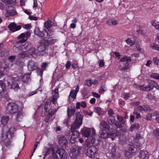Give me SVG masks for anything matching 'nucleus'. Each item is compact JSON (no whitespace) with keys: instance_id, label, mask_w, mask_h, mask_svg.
<instances>
[{"instance_id":"f257e3e1","label":"nucleus","mask_w":159,"mask_h":159,"mask_svg":"<svg viewBox=\"0 0 159 159\" xmlns=\"http://www.w3.org/2000/svg\"><path fill=\"white\" fill-rule=\"evenodd\" d=\"M16 129L14 127L11 128L8 132L3 133L2 135L1 139L4 142L6 145L8 146L11 144V139L13 136Z\"/></svg>"},{"instance_id":"f03ea898","label":"nucleus","mask_w":159,"mask_h":159,"mask_svg":"<svg viewBox=\"0 0 159 159\" xmlns=\"http://www.w3.org/2000/svg\"><path fill=\"white\" fill-rule=\"evenodd\" d=\"M76 120L71 127V130L79 129L82 123L83 115L81 112H78L76 113Z\"/></svg>"},{"instance_id":"7ed1b4c3","label":"nucleus","mask_w":159,"mask_h":159,"mask_svg":"<svg viewBox=\"0 0 159 159\" xmlns=\"http://www.w3.org/2000/svg\"><path fill=\"white\" fill-rule=\"evenodd\" d=\"M47 40H42L40 42V45L37 48L39 54L42 56H44L46 55V48L48 46V43Z\"/></svg>"},{"instance_id":"20e7f679","label":"nucleus","mask_w":159,"mask_h":159,"mask_svg":"<svg viewBox=\"0 0 159 159\" xmlns=\"http://www.w3.org/2000/svg\"><path fill=\"white\" fill-rule=\"evenodd\" d=\"M31 35V33L30 31H27L25 33H22L20 34L17 37L18 39H21L19 40L16 43L18 44L19 43H24L26 42L28 38H29Z\"/></svg>"},{"instance_id":"39448f33","label":"nucleus","mask_w":159,"mask_h":159,"mask_svg":"<svg viewBox=\"0 0 159 159\" xmlns=\"http://www.w3.org/2000/svg\"><path fill=\"white\" fill-rule=\"evenodd\" d=\"M18 110L17 105L14 103H9L7 106V111L8 113L14 114L16 113Z\"/></svg>"},{"instance_id":"423d86ee","label":"nucleus","mask_w":159,"mask_h":159,"mask_svg":"<svg viewBox=\"0 0 159 159\" xmlns=\"http://www.w3.org/2000/svg\"><path fill=\"white\" fill-rule=\"evenodd\" d=\"M86 155L91 158H94L97 152V149L95 147H91L89 148L85 149Z\"/></svg>"},{"instance_id":"0eeeda50","label":"nucleus","mask_w":159,"mask_h":159,"mask_svg":"<svg viewBox=\"0 0 159 159\" xmlns=\"http://www.w3.org/2000/svg\"><path fill=\"white\" fill-rule=\"evenodd\" d=\"M91 137L92 138V143L94 146H98L99 144L101 141V138L99 135H97L95 134V130H93Z\"/></svg>"},{"instance_id":"6e6552de","label":"nucleus","mask_w":159,"mask_h":159,"mask_svg":"<svg viewBox=\"0 0 159 159\" xmlns=\"http://www.w3.org/2000/svg\"><path fill=\"white\" fill-rule=\"evenodd\" d=\"M116 149L115 145H112L109 147V151L107 155L109 159H113L116 156Z\"/></svg>"},{"instance_id":"1a4fd4ad","label":"nucleus","mask_w":159,"mask_h":159,"mask_svg":"<svg viewBox=\"0 0 159 159\" xmlns=\"http://www.w3.org/2000/svg\"><path fill=\"white\" fill-rule=\"evenodd\" d=\"M55 153L56 158L57 159H65L66 157V153L62 148L57 150Z\"/></svg>"},{"instance_id":"9d476101","label":"nucleus","mask_w":159,"mask_h":159,"mask_svg":"<svg viewBox=\"0 0 159 159\" xmlns=\"http://www.w3.org/2000/svg\"><path fill=\"white\" fill-rule=\"evenodd\" d=\"M28 70L30 71H33L38 68V64L33 60H29L27 63Z\"/></svg>"},{"instance_id":"9b49d317","label":"nucleus","mask_w":159,"mask_h":159,"mask_svg":"<svg viewBox=\"0 0 159 159\" xmlns=\"http://www.w3.org/2000/svg\"><path fill=\"white\" fill-rule=\"evenodd\" d=\"M80 149L77 147L76 148H73L70 151V156L73 159H76L79 155Z\"/></svg>"},{"instance_id":"f8f14e48","label":"nucleus","mask_w":159,"mask_h":159,"mask_svg":"<svg viewBox=\"0 0 159 159\" xmlns=\"http://www.w3.org/2000/svg\"><path fill=\"white\" fill-rule=\"evenodd\" d=\"M13 7L12 6H10L6 8V12L5 14L6 17L13 16L16 14L17 12L14 9H13Z\"/></svg>"},{"instance_id":"ddd939ff","label":"nucleus","mask_w":159,"mask_h":159,"mask_svg":"<svg viewBox=\"0 0 159 159\" xmlns=\"http://www.w3.org/2000/svg\"><path fill=\"white\" fill-rule=\"evenodd\" d=\"M71 132L72 133L71 134L70 141L71 143L73 144L76 141V139L79 137V133L78 131L75 130H71Z\"/></svg>"},{"instance_id":"4468645a","label":"nucleus","mask_w":159,"mask_h":159,"mask_svg":"<svg viewBox=\"0 0 159 159\" xmlns=\"http://www.w3.org/2000/svg\"><path fill=\"white\" fill-rule=\"evenodd\" d=\"M99 133L101 134V137L103 138H111L112 140L114 139V138L111 137V134H109L107 132L106 130L101 128L100 129Z\"/></svg>"},{"instance_id":"2eb2a0df","label":"nucleus","mask_w":159,"mask_h":159,"mask_svg":"<svg viewBox=\"0 0 159 159\" xmlns=\"http://www.w3.org/2000/svg\"><path fill=\"white\" fill-rule=\"evenodd\" d=\"M81 132L83 136L88 138L91 135V129L88 128H84L81 129Z\"/></svg>"},{"instance_id":"dca6fc26","label":"nucleus","mask_w":159,"mask_h":159,"mask_svg":"<svg viewBox=\"0 0 159 159\" xmlns=\"http://www.w3.org/2000/svg\"><path fill=\"white\" fill-rule=\"evenodd\" d=\"M50 63L49 62H43L41 66L42 68H39L38 69L37 71L39 72V75L41 77L42 76L43 70H46V68L48 67Z\"/></svg>"},{"instance_id":"f3484780","label":"nucleus","mask_w":159,"mask_h":159,"mask_svg":"<svg viewBox=\"0 0 159 159\" xmlns=\"http://www.w3.org/2000/svg\"><path fill=\"white\" fill-rule=\"evenodd\" d=\"M45 30V29L41 30L39 28H36L34 30V32L35 34L39 37L44 38Z\"/></svg>"},{"instance_id":"a211bd4d","label":"nucleus","mask_w":159,"mask_h":159,"mask_svg":"<svg viewBox=\"0 0 159 159\" xmlns=\"http://www.w3.org/2000/svg\"><path fill=\"white\" fill-rule=\"evenodd\" d=\"M8 27L11 31L13 32L20 30L21 28L20 25H16L14 23H12L10 24L8 26Z\"/></svg>"},{"instance_id":"6ab92c4d","label":"nucleus","mask_w":159,"mask_h":159,"mask_svg":"<svg viewBox=\"0 0 159 159\" xmlns=\"http://www.w3.org/2000/svg\"><path fill=\"white\" fill-rule=\"evenodd\" d=\"M79 86L78 85L75 90H72L70 91L69 95L70 97L69 98V99H70V97H71L72 98V101H74L76 98L77 94L79 91Z\"/></svg>"},{"instance_id":"aec40b11","label":"nucleus","mask_w":159,"mask_h":159,"mask_svg":"<svg viewBox=\"0 0 159 159\" xmlns=\"http://www.w3.org/2000/svg\"><path fill=\"white\" fill-rule=\"evenodd\" d=\"M75 111L76 109L74 106H70L68 107L67 111L68 117L71 118L75 114Z\"/></svg>"},{"instance_id":"412c9836","label":"nucleus","mask_w":159,"mask_h":159,"mask_svg":"<svg viewBox=\"0 0 159 159\" xmlns=\"http://www.w3.org/2000/svg\"><path fill=\"white\" fill-rule=\"evenodd\" d=\"M59 143L60 145L62 147H66L68 144L67 140L64 136H61L60 138Z\"/></svg>"},{"instance_id":"4be33fe9","label":"nucleus","mask_w":159,"mask_h":159,"mask_svg":"<svg viewBox=\"0 0 159 159\" xmlns=\"http://www.w3.org/2000/svg\"><path fill=\"white\" fill-rule=\"evenodd\" d=\"M14 79L13 77L6 75L4 77L3 84L5 86L6 85L7 86H9L11 83V82L12 83Z\"/></svg>"},{"instance_id":"5701e85b","label":"nucleus","mask_w":159,"mask_h":159,"mask_svg":"<svg viewBox=\"0 0 159 159\" xmlns=\"http://www.w3.org/2000/svg\"><path fill=\"white\" fill-rule=\"evenodd\" d=\"M21 45L22 51L25 52L30 51L33 47L31 43L29 42H27L24 44H22Z\"/></svg>"},{"instance_id":"b1692460","label":"nucleus","mask_w":159,"mask_h":159,"mask_svg":"<svg viewBox=\"0 0 159 159\" xmlns=\"http://www.w3.org/2000/svg\"><path fill=\"white\" fill-rule=\"evenodd\" d=\"M149 155L148 152L146 151H140L139 157L140 159H149Z\"/></svg>"},{"instance_id":"393cba45","label":"nucleus","mask_w":159,"mask_h":159,"mask_svg":"<svg viewBox=\"0 0 159 159\" xmlns=\"http://www.w3.org/2000/svg\"><path fill=\"white\" fill-rule=\"evenodd\" d=\"M44 108L46 112H48L50 111L52 108L51 101L50 100H48L45 102Z\"/></svg>"},{"instance_id":"a878e982","label":"nucleus","mask_w":159,"mask_h":159,"mask_svg":"<svg viewBox=\"0 0 159 159\" xmlns=\"http://www.w3.org/2000/svg\"><path fill=\"white\" fill-rule=\"evenodd\" d=\"M10 85L11 88L14 89L16 91H17L20 88L18 82L16 79V78H15L14 80L12 81Z\"/></svg>"},{"instance_id":"bb28decb","label":"nucleus","mask_w":159,"mask_h":159,"mask_svg":"<svg viewBox=\"0 0 159 159\" xmlns=\"http://www.w3.org/2000/svg\"><path fill=\"white\" fill-rule=\"evenodd\" d=\"M125 134V131L123 129H120L117 133L116 135L118 137L119 139L122 140L124 139V136Z\"/></svg>"},{"instance_id":"cd10ccee","label":"nucleus","mask_w":159,"mask_h":159,"mask_svg":"<svg viewBox=\"0 0 159 159\" xmlns=\"http://www.w3.org/2000/svg\"><path fill=\"white\" fill-rule=\"evenodd\" d=\"M140 89L143 91H149L153 89V87L150 85H148L146 86L140 85L139 86Z\"/></svg>"},{"instance_id":"c85d7f7f","label":"nucleus","mask_w":159,"mask_h":159,"mask_svg":"<svg viewBox=\"0 0 159 159\" xmlns=\"http://www.w3.org/2000/svg\"><path fill=\"white\" fill-rule=\"evenodd\" d=\"M16 113V118L18 121H20L21 119L23 117V114L22 111H18Z\"/></svg>"},{"instance_id":"c756f323","label":"nucleus","mask_w":159,"mask_h":159,"mask_svg":"<svg viewBox=\"0 0 159 159\" xmlns=\"http://www.w3.org/2000/svg\"><path fill=\"white\" fill-rule=\"evenodd\" d=\"M148 83L152 85V87H155L157 89L159 90V85L154 80H147Z\"/></svg>"},{"instance_id":"7c9ffc66","label":"nucleus","mask_w":159,"mask_h":159,"mask_svg":"<svg viewBox=\"0 0 159 159\" xmlns=\"http://www.w3.org/2000/svg\"><path fill=\"white\" fill-rule=\"evenodd\" d=\"M9 120L8 116H2L1 119V124L3 125H5L7 123Z\"/></svg>"},{"instance_id":"2f4dec72","label":"nucleus","mask_w":159,"mask_h":159,"mask_svg":"<svg viewBox=\"0 0 159 159\" xmlns=\"http://www.w3.org/2000/svg\"><path fill=\"white\" fill-rule=\"evenodd\" d=\"M140 125L138 123H135L132 124L130 127L129 130L130 131L132 132L134 130H138L140 128Z\"/></svg>"},{"instance_id":"473e14b6","label":"nucleus","mask_w":159,"mask_h":159,"mask_svg":"<svg viewBox=\"0 0 159 159\" xmlns=\"http://www.w3.org/2000/svg\"><path fill=\"white\" fill-rule=\"evenodd\" d=\"M92 143H91L90 141L87 139L86 141L85 142V144L84 146V148L85 149H87L88 148H91L92 147H95V146L92 145Z\"/></svg>"},{"instance_id":"72a5a7b5","label":"nucleus","mask_w":159,"mask_h":159,"mask_svg":"<svg viewBox=\"0 0 159 159\" xmlns=\"http://www.w3.org/2000/svg\"><path fill=\"white\" fill-rule=\"evenodd\" d=\"M115 118L114 116H109L107 119V122L111 125H113L115 122Z\"/></svg>"},{"instance_id":"f704fd0d","label":"nucleus","mask_w":159,"mask_h":159,"mask_svg":"<svg viewBox=\"0 0 159 159\" xmlns=\"http://www.w3.org/2000/svg\"><path fill=\"white\" fill-rule=\"evenodd\" d=\"M95 109V112L97 113L99 115H101L103 114V109L99 107H94Z\"/></svg>"},{"instance_id":"c9c22d12","label":"nucleus","mask_w":159,"mask_h":159,"mask_svg":"<svg viewBox=\"0 0 159 159\" xmlns=\"http://www.w3.org/2000/svg\"><path fill=\"white\" fill-rule=\"evenodd\" d=\"M45 34L44 38H48L51 36L52 35L54 34V32L52 30H48V31L46 30L44 31Z\"/></svg>"},{"instance_id":"e433bc0d","label":"nucleus","mask_w":159,"mask_h":159,"mask_svg":"<svg viewBox=\"0 0 159 159\" xmlns=\"http://www.w3.org/2000/svg\"><path fill=\"white\" fill-rule=\"evenodd\" d=\"M117 119L120 123L124 126L125 125L126 120L125 118L122 117L121 116L118 115L117 116Z\"/></svg>"},{"instance_id":"4c0bfd02","label":"nucleus","mask_w":159,"mask_h":159,"mask_svg":"<svg viewBox=\"0 0 159 159\" xmlns=\"http://www.w3.org/2000/svg\"><path fill=\"white\" fill-rule=\"evenodd\" d=\"M86 104L84 101L82 102H77L76 104V108L77 109L80 108V106L83 108H85L86 107Z\"/></svg>"},{"instance_id":"58836bf2","label":"nucleus","mask_w":159,"mask_h":159,"mask_svg":"<svg viewBox=\"0 0 159 159\" xmlns=\"http://www.w3.org/2000/svg\"><path fill=\"white\" fill-rule=\"evenodd\" d=\"M54 23L50 20H48L45 22L44 23L45 27L47 29L51 27L53 25Z\"/></svg>"},{"instance_id":"ea45409f","label":"nucleus","mask_w":159,"mask_h":159,"mask_svg":"<svg viewBox=\"0 0 159 159\" xmlns=\"http://www.w3.org/2000/svg\"><path fill=\"white\" fill-rule=\"evenodd\" d=\"M131 60V58L130 57L125 56L123 57L120 59V61L121 62L126 61L128 63V62H130Z\"/></svg>"},{"instance_id":"a19ab883","label":"nucleus","mask_w":159,"mask_h":159,"mask_svg":"<svg viewBox=\"0 0 159 159\" xmlns=\"http://www.w3.org/2000/svg\"><path fill=\"white\" fill-rule=\"evenodd\" d=\"M30 80V74H26L24 75L22 78V81L24 82H27Z\"/></svg>"},{"instance_id":"79ce46f5","label":"nucleus","mask_w":159,"mask_h":159,"mask_svg":"<svg viewBox=\"0 0 159 159\" xmlns=\"http://www.w3.org/2000/svg\"><path fill=\"white\" fill-rule=\"evenodd\" d=\"M100 125H102V127L106 129H109L110 127L107 123L105 121H102L100 123Z\"/></svg>"},{"instance_id":"37998d69","label":"nucleus","mask_w":159,"mask_h":159,"mask_svg":"<svg viewBox=\"0 0 159 159\" xmlns=\"http://www.w3.org/2000/svg\"><path fill=\"white\" fill-rule=\"evenodd\" d=\"M12 49L13 51L15 52H17L19 51L22 50L21 45L18 46H14Z\"/></svg>"},{"instance_id":"c03bdc74","label":"nucleus","mask_w":159,"mask_h":159,"mask_svg":"<svg viewBox=\"0 0 159 159\" xmlns=\"http://www.w3.org/2000/svg\"><path fill=\"white\" fill-rule=\"evenodd\" d=\"M52 102L53 104H56L57 103V100L59 97V94H52Z\"/></svg>"},{"instance_id":"a18cd8bd","label":"nucleus","mask_w":159,"mask_h":159,"mask_svg":"<svg viewBox=\"0 0 159 159\" xmlns=\"http://www.w3.org/2000/svg\"><path fill=\"white\" fill-rule=\"evenodd\" d=\"M27 52L24 51L23 52L20 53L18 54V57L19 59H21L25 58V57H27Z\"/></svg>"},{"instance_id":"49530a36","label":"nucleus","mask_w":159,"mask_h":159,"mask_svg":"<svg viewBox=\"0 0 159 159\" xmlns=\"http://www.w3.org/2000/svg\"><path fill=\"white\" fill-rule=\"evenodd\" d=\"M2 1L4 3L13 5L16 3L15 0H2Z\"/></svg>"},{"instance_id":"de8ad7c7","label":"nucleus","mask_w":159,"mask_h":159,"mask_svg":"<svg viewBox=\"0 0 159 159\" xmlns=\"http://www.w3.org/2000/svg\"><path fill=\"white\" fill-rule=\"evenodd\" d=\"M5 89V85L2 80L0 81V93H2Z\"/></svg>"},{"instance_id":"09e8293b","label":"nucleus","mask_w":159,"mask_h":159,"mask_svg":"<svg viewBox=\"0 0 159 159\" xmlns=\"http://www.w3.org/2000/svg\"><path fill=\"white\" fill-rule=\"evenodd\" d=\"M109 25H116L117 24L116 21L113 19H109L107 22Z\"/></svg>"},{"instance_id":"8fccbe9b","label":"nucleus","mask_w":159,"mask_h":159,"mask_svg":"<svg viewBox=\"0 0 159 159\" xmlns=\"http://www.w3.org/2000/svg\"><path fill=\"white\" fill-rule=\"evenodd\" d=\"M47 150V152H46L45 154V155L44 157L43 158V159H44L45 157L46 156L49 155L50 153H52V154H53V153H55V152H54L53 149H50V148H46Z\"/></svg>"},{"instance_id":"3c124183","label":"nucleus","mask_w":159,"mask_h":159,"mask_svg":"<svg viewBox=\"0 0 159 159\" xmlns=\"http://www.w3.org/2000/svg\"><path fill=\"white\" fill-rule=\"evenodd\" d=\"M153 134L157 138H159V128H157L154 130Z\"/></svg>"},{"instance_id":"603ef678","label":"nucleus","mask_w":159,"mask_h":159,"mask_svg":"<svg viewBox=\"0 0 159 159\" xmlns=\"http://www.w3.org/2000/svg\"><path fill=\"white\" fill-rule=\"evenodd\" d=\"M150 77L156 80H159V74L157 73H152L150 75Z\"/></svg>"},{"instance_id":"864d4df0","label":"nucleus","mask_w":159,"mask_h":159,"mask_svg":"<svg viewBox=\"0 0 159 159\" xmlns=\"http://www.w3.org/2000/svg\"><path fill=\"white\" fill-rule=\"evenodd\" d=\"M129 151L133 153L136 152L137 149L134 145H130L129 147Z\"/></svg>"},{"instance_id":"5fc2aeb1","label":"nucleus","mask_w":159,"mask_h":159,"mask_svg":"<svg viewBox=\"0 0 159 159\" xmlns=\"http://www.w3.org/2000/svg\"><path fill=\"white\" fill-rule=\"evenodd\" d=\"M148 107H147L145 106H139L137 109L139 111H147L148 110Z\"/></svg>"},{"instance_id":"6e6d98bb","label":"nucleus","mask_w":159,"mask_h":159,"mask_svg":"<svg viewBox=\"0 0 159 159\" xmlns=\"http://www.w3.org/2000/svg\"><path fill=\"white\" fill-rule=\"evenodd\" d=\"M57 40L56 39H51L50 40H48L47 41L48 42L49 45H53L57 41Z\"/></svg>"},{"instance_id":"4d7b16f0","label":"nucleus","mask_w":159,"mask_h":159,"mask_svg":"<svg viewBox=\"0 0 159 159\" xmlns=\"http://www.w3.org/2000/svg\"><path fill=\"white\" fill-rule=\"evenodd\" d=\"M126 43L128 44L131 45L132 46L134 44L135 42L134 41H132L130 39L128 38L126 40Z\"/></svg>"},{"instance_id":"13d9d810","label":"nucleus","mask_w":159,"mask_h":159,"mask_svg":"<svg viewBox=\"0 0 159 159\" xmlns=\"http://www.w3.org/2000/svg\"><path fill=\"white\" fill-rule=\"evenodd\" d=\"M30 54L31 55H36V49L34 47H32V48L30 50Z\"/></svg>"},{"instance_id":"bf43d9fd","label":"nucleus","mask_w":159,"mask_h":159,"mask_svg":"<svg viewBox=\"0 0 159 159\" xmlns=\"http://www.w3.org/2000/svg\"><path fill=\"white\" fill-rule=\"evenodd\" d=\"M146 98L150 99L151 100L155 98V96L151 93H148L146 96Z\"/></svg>"},{"instance_id":"052dcab7","label":"nucleus","mask_w":159,"mask_h":159,"mask_svg":"<svg viewBox=\"0 0 159 159\" xmlns=\"http://www.w3.org/2000/svg\"><path fill=\"white\" fill-rule=\"evenodd\" d=\"M115 125L116 126L117 128H120L124 126L121 123H120L118 121H116L115 123Z\"/></svg>"},{"instance_id":"680f3d73","label":"nucleus","mask_w":159,"mask_h":159,"mask_svg":"<svg viewBox=\"0 0 159 159\" xmlns=\"http://www.w3.org/2000/svg\"><path fill=\"white\" fill-rule=\"evenodd\" d=\"M152 61L155 64L159 65V59L154 57L153 58Z\"/></svg>"},{"instance_id":"e2e57ef3","label":"nucleus","mask_w":159,"mask_h":159,"mask_svg":"<svg viewBox=\"0 0 159 159\" xmlns=\"http://www.w3.org/2000/svg\"><path fill=\"white\" fill-rule=\"evenodd\" d=\"M150 46L154 50H157L158 48H159V46L158 45L154 43L151 44Z\"/></svg>"},{"instance_id":"0e129e2a","label":"nucleus","mask_w":159,"mask_h":159,"mask_svg":"<svg viewBox=\"0 0 159 159\" xmlns=\"http://www.w3.org/2000/svg\"><path fill=\"white\" fill-rule=\"evenodd\" d=\"M70 117H68L66 119H65L63 121V124L67 125L69 122L70 119Z\"/></svg>"},{"instance_id":"69168bd1","label":"nucleus","mask_w":159,"mask_h":159,"mask_svg":"<svg viewBox=\"0 0 159 159\" xmlns=\"http://www.w3.org/2000/svg\"><path fill=\"white\" fill-rule=\"evenodd\" d=\"M136 48L137 50L139 51L140 52L142 53H144V50L140 47V45H137Z\"/></svg>"},{"instance_id":"338daca9","label":"nucleus","mask_w":159,"mask_h":159,"mask_svg":"<svg viewBox=\"0 0 159 159\" xmlns=\"http://www.w3.org/2000/svg\"><path fill=\"white\" fill-rule=\"evenodd\" d=\"M152 117V114L151 113L148 114L146 116V119L148 120H151Z\"/></svg>"},{"instance_id":"774afa93","label":"nucleus","mask_w":159,"mask_h":159,"mask_svg":"<svg viewBox=\"0 0 159 159\" xmlns=\"http://www.w3.org/2000/svg\"><path fill=\"white\" fill-rule=\"evenodd\" d=\"M154 115L156 116V119L157 122L159 124V114L158 112H155L153 113Z\"/></svg>"}]
</instances>
